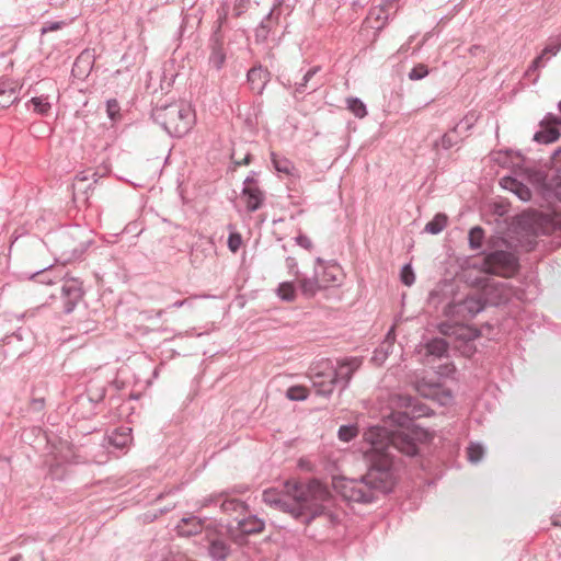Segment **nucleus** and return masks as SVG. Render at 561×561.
<instances>
[{
  "label": "nucleus",
  "instance_id": "f257e3e1",
  "mask_svg": "<svg viewBox=\"0 0 561 561\" xmlns=\"http://www.w3.org/2000/svg\"><path fill=\"white\" fill-rule=\"evenodd\" d=\"M369 445L365 451L368 462L366 474L359 479L342 478L334 481V489L348 502L371 503L379 494L390 493L398 480L399 462L396 453L408 457L417 454L414 438L403 431H389L382 426H369L364 433Z\"/></svg>",
  "mask_w": 561,
  "mask_h": 561
},
{
  "label": "nucleus",
  "instance_id": "f03ea898",
  "mask_svg": "<svg viewBox=\"0 0 561 561\" xmlns=\"http://www.w3.org/2000/svg\"><path fill=\"white\" fill-rule=\"evenodd\" d=\"M286 494L275 489L263 492V501L270 506L289 513L295 519L305 524L311 523L325 511V504L331 499L330 490L318 479L309 481H288L285 483Z\"/></svg>",
  "mask_w": 561,
  "mask_h": 561
},
{
  "label": "nucleus",
  "instance_id": "7ed1b4c3",
  "mask_svg": "<svg viewBox=\"0 0 561 561\" xmlns=\"http://www.w3.org/2000/svg\"><path fill=\"white\" fill-rule=\"evenodd\" d=\"M359 357H345L335 362L325 358L314 363L309 378L318 396L329 398L335 389L345 390L356 370L360 367Z\"/></svg>",
  "mask_w": 561,
  "mask_h": 561
},
{
  "label": "nucleus",
  "instance_id": "20e7f679",
  "mask_svg": "<svg viewBox=\"0 0 561 561\" xmlns=\"http://www.w3.org/2000/svg\"><path fill=\"white\" fill-rule=\"evenodd\" d=\"M151 116L169 136L176 138L185 136L195 124V112L184 103L156 107Z\"/></svg>",
  "mask_w": 561,
  "mask_h": 561
},
{
  "label": "nucleus",
  "instance_id": "39448f33",
  "mask_svg": "<svg viewBox=\"0 0 561 561\" xmlns=\"http://www.w3.org/2000/svg\"><path fill=\"white\" fill-rule=\"evenodd\" d=\"M493 275L512 277L519 267L516 250L507 245L506 250L499 249V238L493 236Z\"/></svg>",
  "mask_w": 561,
  "mask_h": 561
},
{
  "label": "nucleus",
  "instance_id": "423d86ee",
  "mask_svg": "<svg viewBox=\"0 0 561 561\" xmlns=\"http://www.w3.org/2000/svg\"><path fill=\"white\" fill-rule=\"evenodd\" d=\"M477 118L478 117L474 113H469L461 121H459L453 128L446 131L438 140H436L434 142V147H442L444 150H448L457 146L467 136V131H469L473 127Z\"/></svg>",
  "mask_w": 561,
  "mask_h": 561
},
{
  "label": "nucleus",
  "instance_id": "0eeeda50",
  "mask_svg": "<svg viewBox=\"0 0 561 561\" xmlns=\"http://www.w3.org/2000/svg\"><path fill=\"white\" fill-rule=\"evenodd\" d=\"M106 394V386L98 379H92L87 386V392L77 398L75 405L85 407L89 405L88 411L81 413L82 417H89L94 414L95 404L101 402Z\"/></svg>",
  "mask_w": 561,
  "mask_h": 561
},
{
  "label": "nucleus",
  "instance_id": "6e6552de",
  "mask_svg": "<svg viewBox=\"0 0 561 561\" xmlns=\"http://www.w3.org/2000/svg\"><path fill=\"white\" fill-rule=\"evenodd\" d=\"M82 297V282L75 277L65 279L61 286V302L62 311L66 314H69L75 310Z\"/></svg>",
  "mask_w": 561,
  "mask_h": 561
},
{
  "label": "nucleus",
  "instance_id": "1a4fd4ad",
  "mask_svg": "<svg viewBox=\"0 0 561 561\" xmlns=\"http://www.w3.org/2000/svg\"><path fill=\"white\" fill-rule=\"evenodd\" d=\"M209 505L219 506L224 513L236 512L243 514L248 510V505L243 501L230 497V492L228 491L205 497L203 506Z\"/></svg>",
  "mask_w": 561,
  "mask_h": 561
},
{
  "label": "nucleus",
  "instance_id": "9d476101",
  "mask_svg": "<svg viewBox=\"0 0 561 561\" xmlns=\"http://www.w3.org/2000/svg\"><path fill=\"white\" fill-rule=\"evenodd\" d=\"M558 126H561V118L551 113L546 114L540 122V130L534 135V139L540 144H551L558 140L560 137Z\"/></svg>",
  "mask_w": 561,
  "mask_h": 561
},
{
  "label": "nucleus",
  "instance_id": "9b49d317",
  "mask_svg": "<svg viewBox=\"0 0 561 561\" xmlns=\"http://www.w3.org/2000/svg\"><path fill=\"white\" fill-rule=\"evenodd\" d=\"M133 440L131 428L128 426H119L113 430L104 438V446L108 453L125 451Z\"/></svg>",
  "mask_w": 561,
  "mask_h": 561
},
{
  "label": "nucleus",
  "instance_id": "f8f14e48",
  "mask_svg": "<svg viewBox=\"0 0 561 561\" xmlns=\"http://www.w3.org/2000/svg\"><path fill=\"white\" fill-rule=\"evenodd\" d=\"M543 216L537 210H526L516 216L515 225L526 234L536 236L542 231Z\"/></svg>",
  "mask_w": 561,
  "mask_h": 561
},
{
  "label": "nucleus",
  "instance_id": "ddd939ff",
  "mask_svg": "<svg viewBox=\"0 0 561 561\" xmlns=\"http://www.w3.org/2000/svg\"><path fill=\"white\" fill-rule=\"evenodd\" d=\"M242 198L245 202L248 211L257 210L264 202V193L259 188L253 176H248L243 181Z\"/></svg>",
  "mask_w": 561,
  "mask_h": 561
},
{
  "label": "nucleus",
  "instance_id": "4468645a",
  "mask_svg": "<svg viewBox=\"0 0 561 561\" xmlns=\"http://www.w3.org/2000/svg\"><path fill=\"white\" fill-rule=\"evenodd\" d=\"M561 50V37L557 36L553 38H550L549 42L546 44L545 48L540 53L539 56H537L528 67L526 71V76H530L533 72H537L539 69L545 68L548 60L556 56Z\"/></svg>",
  "mask_w": 561,
  "mask_h": 561
},
{
  "label": "nucleus",
  "instance_id": "2eb2a0df",
  "mask_svg": "<svg viewBox=\"0 0 561 561\" xmlns=\"http://www.w3.org/2000/svg\"><path fill=\"white\" fill-rule=\"evenodd\" d=\"M321 70L320 66L311 67L302 77L301 81L296 82L294 87L295 96L317 91L322 82L320 80L313 81L314 76Z\"/></svg>",
  "mask_w": 561,
  "mask_h": 561
},
{
  "label": "nucleus",
  "instance_id": "dca6fc26",
  "mask_svg": "<svg viewBox=\"0 0 561 561\" xmlns=\"http://www.w3.org/2000/svg\"><path fill=\"white\" fill-rule=\"evenodd\" d=\"M247 80L253 92L262 94L270 80V72L262 66H255L248 71Z\"/></svg>",
  "mask_w": 561,
  "mask_h": 561
},
{
  "label": "nucleus",
  "instance_id": "f3484780",
  "mask_svg": "<svg viewBox=\"0 0 561 561\" xmlns=\"http://www.w3.org/2000/svg\"><path fill=\"white\" fill-rule=\"evenodd\" d=\"M276 7H274L261 21L254 31L256 43H263L267 39L273 26L278 23L279 14L274 15Z\"/></svg>",
  "mask_w": 561,
  "mask_h": 561
},
{
  "label": "nucleus",
  "instance_id": "a211bd4d",
  "mask_svg": "<svg viewBox=\"0 0 561 561\" xmlns=\"http://www.w3.org/2000/svg\"><path fill=\"white\" fill-rule=\"evenodd\" d=\"M231 553V546L227 539L214 538L208 545V554L215 561H225Z\"/></svg>",
  "mask_w": 561,
  "mask_h": 561
},
{
  "label": "nucleus",
  "instance_id": "6ab92c4d",
  "mask_svg": "<svg viewBox=\"0 0 561 561\" xmlns=\"http://www.w3.org/2000/svg\"><path fill=\"white\" fill-rule=\"evenodd\" d=\"M203 529V520L197 516L182 518L176 525V531L182 537H191L197 535Z\"/></svg>",
  "mask_w": 561,
  "mask_h": 561
},
{
  "label": "nucleus",
  "instance_id": "aec40b11",
  "mask_svg": "<svg viewBox=\"0 0 561 561\" xmlns=\"http://www.w3.org/2000/svg\"><path fill=\"white\" fill-rule=\"evenodd\" d=\"M210 47L211 51L209 55V65L219 70L224 67L226 61L224 38L210 37Z\"/></svg>",
  "mask_w": 561,
  "mask_h": 561
},
{
  "label": "nucleus",
  "instance_id": "412c9836",
  "mask_svg": "<svg viewBox=\"0 0 561 561\" xmlns=\"http://www.w3.org/2000/svg\"><path fill=\"white\" fill-rule=\"evenodd\" d=\"M501 185L505 190L513 192L520 201L527 202L531 198V191L522 182L513 178H503Z\"/></svg>",
  "mask_w": 561,
  "mask_h": 561
},
{
  "label": "nucleus",
  "instance_id": "4be33fe9",
  "mask_svg": "<svg viewBox=\"0 0 561 561\" xmlns=\"http://www.w3.org/2000/svg\"><path fill=\"white\" fill-rule=\"evenodd\" d=\"M238 523V529L247 535H252L260 533L264 529L265 523L263 519L256 517L255 515H250L248 517H236Z\"/></svg>",
  "mask_w": 561,
  "mask_h": 561
},
{
  "label": "nucleus",
  "instance_id": "5701e85b",
  "mask_svg": "<svg viewBox=\"0 0 561 561\" xmlns=\"http://www.w3.org/2000/svg\"><path fill=\"white\" fill-rule=\"evenodd\" d=\"M448 352V344L442 337H434L426 342L425 354L435 358L444 357Z\"/></svg>",
  "mask_w": 561,
  "mask_h": 561
},
{
  "label": "nucleus",
  "instance_id": "b1692460",
  "mask_svg": "<svg viewBox=\"0 0 561 561\" xmlns=\"http://www.w3.org/2000/svg\"><path fill=\"white\" fill-rule=\"evenodd\" d=\"M448 217L438 213L434 218L425 225L424 231L431 234H438L447 226Z\"/></svg>",
  "mask_w": 561,
  "mask_h": 561
},
{
  "label": "nucleus",
  "instance_id": "393cba45",
  "mask_svg": "<svg viewBox=\"0 0 561 561\" xmlns=\"http://www.w3.org/2000/svg\"><path fill=\"white\" fill-rule=\"evenodd\" d=\"M271 161H272L274 169L277 172L284 173L287 175L291 174V171L294 170V164L286 157H280L276 152L272 151L271 152Z\"/></svg>",
  "mask_w": 561,
  "mask_h": 561
},
{
  "label": "nucleus",
  "instance_id": "a878e982",
  "mask_svg": "<svg viewBox=\"0 0 561 561\" xmlns=\"http://www.w3.org/2000/svg\"><path fill=\"white\" fill-rule=\"evenodd\" d=\"M31 105L33 106V111L39 115H47L51 107L48 98L45 95L34 96L28 100L26 103L27 108H30Z\"/></svg>",
  "mask_w": 561,
  "mask_h": 561
},
{
  "label": "nucleus",
  "instance_id": "bb28decb",
  "mask_svg": "<svg viewBox=\"0 0 561 561\" xmlns=\"http://www.w3.org/2000/svg\"><path fill=\"white\" fill-rule=\"evenodd\" d=\"M53 273H54L53 265H49V266L43 267V268L34 272L30 276V278L34 279L41 284L49 285V284H54L57 279V276H53Z\"/></svg>",
  "mask_w": 561,
  "mask_h": 561
},
{
  "label": "nucleus",
  "instance_id": "cd10ccee",
  "mask_svg": "<svg viewBox=\"0 0 561 561\" xmlns=\"http://www.w3.org/2000/svg\"><path fill=\"white\" fill-rule=\"evenodd\" d=\"M277 296L286 302H291L296 298V287L293 282H283L276 289Z\"/></svg>",
  "mask_w": 561,
  "mask_h": 561
},
{
  "label": "nucleus",
  "instance_id": "c85d7f7f",
  "mask_svg": "<svg viewBox=\"0 0 561 561\" xmlns=\"http://www.w3.org/2000/svg\"><path fill=\"white\" fill-rule=\"evenodd\" d=\"M299 288L304 296L312 297L320 289V286L316 277H305L300 279Z\"/></svg>",
  "mask_w": 561,
  "mask_h": 561
},
{
  "label": "nucleus",
  "instance_id": "c756f323",
  "mask_svg": "<svg viewBox=\"0 0 561 561\" xmlns=\"http://www.w3.org/2000/svg\"><path fill=\"white\" fill-rule=\"evenodd\" d=\"M347 108L356 116L357 118H364L367 115V108L364 102L355 96L348 98L346 100Z\"/></svg>",
  "mask_w": 561,
  "mask_h": 561
},
{
  "label": "nucleus",
  "instance_id": "7c9ffc66",
  "mask_svg": "<svg viewBox=\"0 0 561 561\" xmlns=\"http://www.w3.org/2000/svg\"><path fill=\"white\" fill-rule=\"evenodd\" d=\"M484 239V231L481 227L476 226L470 229L468 240L472 250H480Z\"/></svg>",
  "mask_w": 561,
  "mask_h": 561
},
{
  "label": "nucleus",
  "instance_id": "2f4dec72",
  "mask_svg": "<svg viewBox=\"0 0 561 561\" xmlns=\"http://www.w3.org/2000/svg\"><path fill=\"white\" fill-rule=\"evenodd\" d=\"M472 265L485 275L484 279H488L491 275V252H483V255L476 259Z\"/></svg>",
  "mask_w": 561,
  "mask_h": 561
},
{
  "label": "nucleus",
  "instance_id": "473e14b6",
  "mask_svg": "<svg viewBox=\"0 0 561 561\" xmlns=\"http://www.w3.org/2000/svg\"><path fill=\"white\" fill-rule=\"evenodd\" d=\"M357 434H358V428L354 424L341 425L337 431L339 439L342 442H346V443L354 439L357 436Z\"/></svg>",
  "mask_w": 561,
  "mask_h": 561
},
{
  "label": "nucleus",
  "instance_id": "72a5a7b5",
  "mask_svg": "<svg viewBox=\"0 0 561 561\" xmlns=\"http://www.w3.org/2000/svg\"><path fill=\"white\" fill-rule=\"evenodd\" d=\"M308 396L309 390L304 386H293L286 391V397L291 401H304Z\"/></svg>",
  "mask_w": 561,
  "mask_h": 561
},
{
  "label": "nucleus",
  "instance_id": "f704fd0d",
  "mask_svg": "<svg viewBox=\"0 0 561 561\" xmlns=\"http://www.w3.org/2000/svg\"><path fill=\"white\" fill-rule=\"evenodd\" d=\"M106 114L113 123L122 119L121 106L116 99H108L106 101Z\"/></svg>",
  "mask_w": 561,
  "mask_h": 561
},
{
  "label": "nucleus",
  "instance_id": "c9c22d12",
  "mask_svg": "<svg viewBox=\"0 0 561 561\" xmlns=\"http://www.w3.org/2000/svg\"><path fill=\"white\" fill-rule=\"evenodd\" d=\"M468 460L471 463H478L483 457V448L480 444H470L467 449Z\"/></svg>",
  "mask_w": 561,
  "mask_h": 561
},
{
  "label": "nucleus",
  "instance_id": "e433bc0d",
  "mask_svg": "<svg viewBox=\"0 0 561 561\" xmlns=\"http://www.w3.org/2000/svg\"><path fill=\"white\" fill-rule=\"evenodd\" d=\"M400 279L405 286H411L415 282V274L411 264H405L401 267Z\"/></svg>",
  "mask_w": 561,
  "mask_h": 561
},
{
  "label": "nucleus",
  "instance_id": "4c0bfd02",
  "mask_svg": "<svg viewBox=\"0 0 561 561\" xmlns=\"http://www.w3.org/2000/svg\"><path fill=\"white\" fill-rule=\"evenodd\" d=\"M465 329L458 324L456 325H453L448 322H444L439 325V331L440 333L445 334V335H457L459 337H466V335L461 332L463 331Z\"/></svg>",
  "mask_w": 561,
  "mask_h": 561
},
{
  "label": "nucleus",
  "instance_id": "58836bf2",
  "mask_svg": "<svg viewBox=\"0 0 561 561\" xmlns=\"http://www.w3.org/2000/svg\"><path fill=\"white\" fill-rule=\"evenodd\" d=\"M428 75L427 66L419 64L414 66L409 72L408 77L410 80L416 81L425 78Z\"/></svg>",
  "mask_w": 561,
  "mask_h": 561
},
{
  "label": "nucleus",
  "instance_id": "ea45409f",
  "mask_svg": "<svg viewBox=\"0 0 561 561\" xmlns=\"http://www.w3.org/2000/svg\"><path fill=\"white\" fill-rule=\"evenodd\" d=\"M226 20H227V11L225 9H222V11L218 12V19L216 21V25L214 27L211 37L224 38L221 28H222L224 24L226 23Z\"/></svg>",
  "mask_w": 561,
  "mask_h": 561
},
{
  "label": "nucleus",
  "instance_id": "a19ab883",
  "mask_svg": "<svg viewBox=\"0 0 561 561\" xmlns=\"http://www.w3.org/2000/svg\"><path fill=\"white\" fill-rule=\"evenodd\" d=\"M26 334H28L27 329L19 328L11 335L4 336L2 341L5 345H10L14 342V340L19 342L22 341Z\"/></svg>",
  "mask_w": 561,
  "mask_h": 561
},
{
  "label": "nucleus",
  "instance_id": "79ce46f5",
  "mask_svg": "<svg viewBox=\"0 0 561 561\" xmlns=\"http://www.w3.org/2000/svg\"><path fill=\"white\" fill-rule=\"evenodd\" d=\"M242 239L239 233H230L228 237V248L232 252H237L239 248L241 247Z\"/></svg>",
  "mask_w": 561,
  "mask_h": 561
},
{
  "label": "nucleus",
  "instance_id": "37998d69",
  "mask_svg": "<svg viewBox=\"0 0 561 561\" xmlns=\"http://www.w3.org/2000/svg\"><path fill=\"white\" fill-rule=\"evenodd\" d=\"M443 289L437 287L430 291L428 294V302L434 306H438L444 302V299L440 297Z\"/></svg>",
  "mask_w": 561,
  "mask_h": 561
},
{
  "label": "nucleus",
  "instance_id": "c03bdc74",
  "mask_svg": "<svg viewBox=\"0 0 561 561\" xmlns=\"http://www.w3.org/2000/svg\"><path fill=\"white\" fill-rule=\"evenodd\" d=\"M393 419L401 427L408 426L412 421V417L407 412L393 413Z\"/></svg>",
  "mask_w": 561,
  "mask_h": 561
},
{
  "label": "nucleus",
  "instance_id": "a18cd8bd",
  "mask_svg": "<svg viewBox=\"0 0 561 561\" xmlns=\"http://www.w3.org/2000/svg\"><path fill=\"white\" fill-rule=\"evenodd\" d=\"M65 25H66L65 21L46 22L44 24V26L42 27V33L45 34L48 32H54V31L62 28Z\"/></svg>",
  "mask_w": 561,
  "mask_h": 561
},
{
  "label": "nucleus",
  "instance_id": "49530a36",
  "mask_svg": "<svg viewBox=\"0 0 561 561\" xmlns=\"http://www.w3.org/2000/svg\"><path fill=\"white\" fill-rule=\"evenodd\" d=\"M250 0H234L233 13L236 16L242 15L249 5Z\"/></svg>",
  "mask_w": 561,
  "mask_h": 561
},
{
  "label": "nucleus",
  "instance_id": "de8ad7c7",
  "mask_svg": "<svg viewBox=\"0 0 561 561\" xmlns=\"http://www.w3.org/2000/svg\"><path fill=\"white\" fill-rule=\"evenodd\" d=\"M295 241L296 243L306 249V250H311L312 248V241L310 240L309 237H307L306 234H298L296 238H295Z\"/></svg>",
  "mask_w": 561,
  "mask_h": 561
},
{
  "label": "nucleus",
  "instance_id": "09e8293b",
  "mask_svg": "<svg viewBox=\"0 0 561 561\" xmlns=\"http://www.w3.org/2000/svg\"><path fill=\"white\" fill-rule=\"evenodd\" d=\"M15 87L11 85L10 83H7V82H1L0 83V94H5V93H9V95H15Z\"/></svg>",
  "mask_w": 561,
  "mask_h": 561
},
{
  "label": "nucleus",
  "instance_id": "8fccbe9b",
  "mask_svg": "<svg viewBox=\"0 0 561 561\" xmlns=\"http://www.w3.org/2000/svg\"><path fill=\"white\" fill-rule=\"evenodd\" d=\"M91 57L92 55L89 50L81 53L80 56L76 59L75 66L78 67L81 62H87L88 65H90Z\"/></svg>",
  "mask_w": 561,
  "mask_h": 561
},
{
  "label": "nucleus",
  "instance_id": "3c124183",
  "mask_svg": "<svg viewBox=\"0 0 561 561\" xmlns=\"http://www.w3.org/2000/svg\"><path fill=\"white\" fill-rule=\"evenodd\" d=\"M286 264H287V267L289 270V273H293L295 276H297L299 271H298V267H297L296 260L294 257H287L286 259Z\"/></svg>",
  "mask_w": 561,
  "mask_h": 561
},
{
  "label": "nucleus",
  "instance_id": "603ef678",
  "mask_svg": "<svg viewBox=\"0 0 561 561\" xmlns=\"http://www.w3.org/2000/svg\"><path fill=\"white\" fill-rule=\"evenodd\" d=\"M413 417H420V416H424V415H427V409L425 407H414V410H413Z\"/></svg>",
  "mask_w": 561,
  "mask_h": 561
},
{
  "label": "nucleus",
  "instance_id": "864d4df0",
  "mask_svg": "<svg viewBox=\"0 0 561 561\" xmlns=\"http://www.w3.org/2000/svg\"><path fill=\"white\" fill-rule=\"evenodd\" d=\"M83 253V249L78 250L77 248L71 251V255L66 259V261L72 260V259H79L81 254Z\"/></svg>",
  "mask_w": 561,
  "mask_h": 561
},
{
  "label": "nucleus",
  "instance_id": "5fc2aeb1",
  "mask_svg": "<svg viewBox=\"0 0 561 561\" xmlns=\"http://www.w3.org/2000/svg\"><path fill=\"white\" fill-rule=\"evenodd\" d=\"M32 403H33L34 409H38V410L43 409L44 399H34Z\"/></svg>",
  "mask_w": 561,
  "mask_h": 561
},
{
  "label": "nucleus",
  "instance_id": "6e6d98bb",
  "mask_svg": "<svg viewBox=\"0 0 561 561\" xmlns=\"http://www.w3.org/2000/svg\"><path fill=\"white\" fill-rule=\"evenodd\" d=\"M186 302V300H178L175 302H173L170 308H181L182 306H184Z\"/></svg>",
  "mask_w": 561,
  "mask_h": 561
},
{
  "label": "nucleus",
  "instance_id": "4d7b16f0",
  "mask_svg": "<svg viewBox=\"0 0 561 561\" xmlns=\"http://www.w3.org/2000/svg\"><path fill=\"white\" fill-rule=\"evenodd\" d=\"M552 524L556 526H561V515H556L552 519Z\"/></svg>",
  "mask_w": 561,
  "mask_h": 561
},
{
  "label": "nucleus",
  "instance_id": "13d9d810",
  "mask_svg": "<svg viewBox=\"0 0 561 561\" xmlns=\"http://www.w3.org/2000/svg\"><path fill=\"white\" fill-rule=\"evenodd\" d=\"M492 207H493V214L499 213L502 215L503 211L500 209L501 207L497 205V203L493 202Z\"/></svg>",
  "mask_w": 561,
  "mask_h": 561
},
{
  "label": "nucleus",
  "instance_id": "bf43d9fd",
  "mask_svg": "<svg viewBox=\"0 0 561 561\" xmlns=\"http://www.w3.org/2000/svg\"><path fill=\"white\" fill-rule=\"evenodd\" d=\"M245 491H247V488H244V486H236L232 490V492H234V493H243Z\"/></svg>",
  "mask_w": 561,
  "mask_h": 561
},
{
  "label": "nucleus",
  "instance_id": "052dcab7",
  "mask_svg": "<svg viewBox=\"0 0 561 561\" xmlns=\"http://www.w3.org/2000/svg\"><path fill=\"white\" fill-rule=\"evenodd\" d=\"M500 157H501V152H499V153H497V157H494V156H493V161H496V162H499L500 164L505 165V162H504V161H501Z\"/></svg>",
  "mask_w": 561,
  "mask_h": 561
},
{
  "label": "nucleus",
  "instance_id": "680f3d73",
  "mask_svg": "<svg viewBox=\"0 0 561 561\" xmlns=\"http://www.w3.org/2000/svg\"><path fill=\"white\" fill-rule=\"evenodd\" d=\"M455 306H451L450 304H447V306L444 308V311L446 314L450 313L451 312V309L454 308Z\"/></svg>",
  "mask_w": 561,
  "mask_h": 561
},
{
  "label": "nucleus",
  "instance_id": "e2e57ef3",
  "mask_svg": "<svg viewBox=\"0 0 561 561\" xmlns=\"http://www.w3.org/2000/svg\"><path fill=\"white\" fill-rule=\"evenodd\" d=\"M496 290H497V284H494V283H493V289H492V293H493V299L495 298V291H496ZM497 304H499V302H495V301L493 300V305H497Z\"/></svg>",
  "mask_w": 561,
  "mask_h": 561
},
{
  "label": "nucleus",
  "instance_id": "0e129e2a",
  "mask_svg": "<svg viewBox=\"0 0 561 561\" xmlns=\"http://www.w3.org/2000/svg\"><path fill=\"white\" fill-rule=\"evenodd\" d=\"M250 160H251V156L250 154H247L244 160H243V164H249L250 163Z\"/></svg>",
  "mask_w": 561,
  "mask_h": 561
},
{
  "label": "nucleus",
  "instance_id": "69168bd1",
  "mask_svg": "<svg viewBox=\"0 0 561 561\" xmlns=\"http://www.w3.org/2000/svg\"><path fill=\"white\" fill-rule=\"evenodd\" d=\"M21 560V556H14V557H11L9 561H20Z\"/></svg>",
  "mask_w": 561,
  "mask_h": 561
},
{
  "label": "nucleus",
  "instance_id": "338daca9",
  "mask_svg": "<svg viewBox=\"0 0 561 561\" xmlns=\"http://www.w3.org/2000/svg\"><path fill=\"white\" fill-rule=\"evenodd\" d=\"M393 331H394V329H393V328H391V329H390V331H389V332H388V334H387V339H389V337L391 336V334H393Z\"/></svg>",
  "mask_w": 561,
  "mask_h": 561
},
{
  "label": "nucleus",
  "instance_id": "774afa93",
  "mask_svg": "<svg viewBox=\"0 0 561 561\" xmlns=\"http://www.w3.org/2000/svg\"><path fill=\"white\" fill-rule=\"evenodd\" d=\"M558 110L561 112V101L558 103Z\"/></svg>",
  "mask_w": 561,
  "mask_h": 561
}]
</instances>
